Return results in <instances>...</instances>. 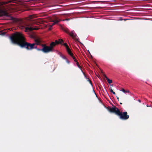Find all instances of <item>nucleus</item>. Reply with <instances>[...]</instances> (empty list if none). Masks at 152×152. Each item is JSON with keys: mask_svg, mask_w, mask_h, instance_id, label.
<instances>
[{"mask_svg": "<svg viewBox=\"0 0 152 152\" xmlns=\"http://www.w3.org/2000/svg\"><path fill=\"white\" fill-rule=\"evenodd\" d=\"M106 79L107 81V82L109 84H110L112 83V80H111L109 79V78L106 77Z\"/></svg>", "mask_w": 152, "mask_h": 152, "instance_id": "nucleus-12", "label": "nucleus"}, {"mask_svg": "<svg viewBox=\"0 0 152 152\" xmlns=\"http://www.w3.org/2000/svg\"><path fill=\"white\" fill-rule=\"evenodd\" d=\"M23 28L25 29V31L26 32H29L34 30H36V28H34L31 26H28V25H26L23 26Z\"/></svg>", "mask_w": 152, "mask_h": 152, "instance_id": "nucleus-6", "label": "nucleus"}, {"mask_svg": "<svg viewBox=\"0 0 152 152\" xmlns=\"http://www.w3.org/2000/svg\"><path fill=\"white\" fill-rule=\"evenodd\" d=\"M120 91H122L125 94H126L127 93H130V92L129 90H125L124 88H122L120 90Z\"/></svg>", "mask_w": 152, "mask_h": 152, "instance_id": "nucleus-11", "label": "nucleus"}, {"mask_svg": "<svg viewBox=\"0 0 152 152\" xmlns=\"http://www.w3.org/2000/svg\"><path fill=\"white\" fill-rule=\"evenodd\" d=\"M87 79V80L88 81V82H89V83L91 84V85H92V83H91V80L88 78V79Z\"/></svg>", "mask_w": 152, "mask_h": 152, "instance_id": "nucleus-19", "label": "nucleus"}, {"mask_svg": "<svg viewBox=\"0 0 152 152\" xmlns=\"http://www.w3.org/2000/svg\"><path fill=\"white\" fill-rule=\"evenodd\" d=\"M112 93H113L114 95H115V93L113 91V92H112Z\"/></svg>", "mask_w": 152, "mask_h": 152, "instance_id": "nucleus-23", "label": "nucleus"}, {"mask_svg": "<svg viewBox=\"0 0 152 152\" xmlns=\"http://www.w3.org/2000/svg\"><path fill=\"white\" fill-rule=\"evenodd\" d=\"M120 104H122V103H120Z\"/></svg>", "mask_w": 152, "mask_h": 152, "instance_id": "nucleus-28", "label": "nucleus"}, {"mask_svg": "<svg viewBox=\"0 0 152 152\" xmlns=\"http://www.w3.org/2000/svg\"><path fill=\"white\" fill-rule=\"evenodd\" d=\"M58 41L59 42V44H62V43L64 42L63 40L61 39H59Z\"/></svg>", "mask_w": 152, "mask_h": 152, "instance_id": "nucleus-15", "label": "nucleus"}, {"mask_svg": "<svg viewBox=\"0 0 152 152\" xmlns=\"http://www.w3.org/2000/svg\"><path fill=\"white\" fill-rule=\"evenodd\" d=\"M109 111L110 112L114 113L117 115H118V113H119L120 111L115 106L110 108L109 110Z\"/></svg>", "mask_w": 152, "mask_h": 152, "instance_id": "nucleus-5", "label": "nucleus"}, {"mask_svg": "<svg viewBox=\"0 0 152 152\" xmlns=\"http://www.w3.org/2000/svg\"><path fill=\"white\" fill-rule=\"evenodd\" d=\"M124 20L125 21V20H126V19H124Z\"/></svg>", "mask_w": 152, "mask_h": 152, "instance_id": "nucleus-29", "label": "nucleus"}, {"mask_svg": "<svg viewBox=\"0 0 152 152\" xmlns=\"http://www.w3.org/2000/svg\"><path fill=\"white\" fill-rule=\"evenodd\" d=\"M11 42L15 44L18 45L22 48H25L27 50H32L35 48V45H40L41 39L39 37L34 39L35 43L31 44L25 41V38L20 33L16 32L11 36H9Z\"/></svg>", "mask_w": 152, "mask_h": 152, "instance_id": "nucleus-1", "label": "nucleus"}, {"mask_svg": "<svg viewBox=\"0 0 152 152\" xmlns=\"http://www.w3.org/2000/svg\"><path fill=\"white\" fill-rule=\"evenodd\" d=\"M118 115L119 116L120 118L122 120H126L129 117V115H127L126 112H124L122 113L120 111L119 113H118Z\"/></svg>", "mask_w": 152, "mask_h": 152, "instance_id": "nucleus-3", "label": "nucleus"}, {"mask_svg": "<svg viewBox=\"0 0 152 152\" xmlns=\"http://www.w3.org/2000/svg\"><path fill=\"white\" fill-rule=\"evenodd\" d=\"M54 42L55 43V44L56 45L58 44H59V42H58V41L57 40H56L55 42Z\"/></svg>", "mask_w": 152, "mask_h": 152, "instance_id": "nucleus-17", "label": "nucleus"}, {"mask_svg": "<svg viewBox=\"0 0 152 152\" xmlns=\"http://www.w3.org/2000/svg\"><path fill=\"white\" fill-rule=\"evenodd\" d=\"M64 31L66 33L69 34L73 39L76 40H78V37L74 31H72L70 32L69 30L67 29H65Z\"/></svg>", "mask_w": 152, "mask_h": 152, "instance_id": "nucleus-2", "label": "nucleus"}, {"mask_svg": "<svg viewBox=\"0 0 152 152\" xmlns=\"http://www.w3.org/2000/svg\"><path fill=\"white\" fill-rule=\"evenodd\" d=\"M138 101L139 102H141V100H140V99H138Z\"/></svg>", "mask_w": 152, "mask_h": 152, "instance_id": "nucleus-24", "label": "nucleus"}, {"mask_svg": "<svg viewBox=\"0 0 152 152\" xmlns=\"http://www.w3.org/2000/svg\"><path fill=\"white\" fill-rule=\"evenodd\" d=\"M54 22L53 23L52 26L54 25L55 24H57L58 22V20H56L54 21Z\"/></svg>", "mask_w": 152, "mask_h": 152, "instance_id": "nucleus-14", "label": "nucleus"}, {"mask_svg": "<svg viewBox=\"0 0 152 152\" xmlns=\"http://www.w3.org/2000/svg\"><path fill=\"white\" fill-rule=\"evenodd\" d=\"M76 64H77L78 67L80 69H81V66H80V65H79L78 62H76Z\"/></svg>", "mask_w": 152, "mask_h": 152, "instance_id": "nucleus-18", "label": "nucleus"}, {"mask_svg": "<svg viewBox=\"0 0 152 152\" xmlns=\"http://www.w3.org/2000/svg\"><path fill=\"white\" fill-rule=\"evenodd\" d=\"M117 99L119 101V98L117 96Z\"/></svg>", "mask_w": 152, "mask_h": 152, "instance_id": "nucleus-25", "label": "nucleus"}, {"mask_svg": "<svg viewBox=\"0 0 152 152\" xmlns=\"http://www.w3.org/2000/svg\"><path fill=\"white\" fill-rule=\"evenodd\" d=\"M110 91L111 93L112 92H113V91L112 90V89H111H111H110Z\"/></svg>", "mask_w": 152, "mask_h": 152, "instance_id": "nucleus-22", "label": "nucleus"}, {"mask_svg": "<svg viewBox=\"0 0 152 152\" xmlns=\"http://www.w3.org/2000/svg\"><path fill=\"white\" fill-rule=\"evenodd\" d=\"M54 42H52L50 44V46H49V52H53L56 51V50L54 49V47L56 45Z\"/></svg>", "mask_w": 152, "mask_h": 152, "instance_id": "nucleus-7", "label": "nucleus"}, {"mask_svg": "<svg viewBox=\"0 0 152 152\" xmlns=\"http://www.w3.org/2000/svg\"><path fill=\"white\" fill-rule=\"evenodd\" d=\"M70 54H69L70 56H71L73 58L74 61L76 63L77 62V60L76 59L75 57L74 56V55L73 53H72V52H70Z\"/></svg>", "mask_w": 152, "mask_h": 152, "instance_id": "nucleus-9", "label": "nucleus"}, {"mask_svg": "<svg viewBox=\"0 0 152 152\" xmlns=\"http://www.w3.org/2000/svg\"><path fill=\"white\" fill-rule=\"evenodd\" d=\"M81 71H82V72H83L84 75V76H85V78L86 79H88V78L86 77V75L84 73V72H83L82 70H81Z\"/></svg>", "mask_w": 152, "mask_h": 152, "instance_id": "nucleus-21", "label": "nucleus"}, {"mask_svg": "<svg viewBox=\"0 0 152 152\" xmlns=\"http://www.w3.org/2000/svg\"><path fill=\"white\" fill-rule=\"evenodd\" d=\"M3 12L4 13V15H8L7 13L3 11Z\"/></svg>", "mask_w": 152, "mask_h": 152, "instance_id": "nucleus-20", "label": "nucleus"}, {"mask_svg": "<svg viewBox=\"0 0 152 152\" xmlns=\"http://www.w3.org/2000/svg\"><path fill=\"white\" fill-rule=\"evenodd\" d=\"M63 45L65 47L67 52L68 54H70V52H71L69 46L66 43H64Z\"/></svg>", "mask_w": 152, "mask_h": 152, "instance_id": "nucleus-8", "label": "nucleus"}, {"mask_svg": "<svg viewBox=\"0 0 152 152\" xmlns=\"http://www.w3.org/2000/svg\"><path fill=\"white\" fill-rule=\"evenodd\" d=\"M55 51L58 55H59L60 56V57H61L63 59L64 58L66 57L65 56L63 55H62V53L59 51L57 50H56Z\"/></svg>", "mask_w": 152, "mask_h": 152, "instance_id": "nucleus-10", "label": "nucleus"}, {"mask_svg": "<svg viewBox=\"0 0 152 152\" xmlns=\"http://www.w3.org/2000/svg\"><path fill=\"white\" fill-rule=\"evenodd\" d=\"M88 52L89 53V54H90V52H89V50H88Z\"/></svg>", "mask_w": 152, "mask_h": 152, "instance_id": "nucleus-26", "label": "nucleus"}, {"mask_svg": "<svg viewBox=\"0 0 152 152\" xmlns=\"http://www.w3.org/2000/svg\"><path fill=\"white\" fill-rule=\"evenodd\" d=\"M42 41L41 40V42L40 43V45H41L43 48L42 49V51L45 53H49V46H48L46 45L45 44H41L42 43Z\"/></svg>", "mask_w": 152, "mask_h": 152, "instance_id": "nucleus-4", "label": "nucleus"}, {"mask_svg": "<svg viewBox=\"0 0 152 152\" xmlns=\"http://www.w3.org/2000/svg\"><path fill=\"white\" fill-rule=\"evenodd\" d=\"M35 49H36L38 51H42V49H41V48H37V46H35Z\"/></svg>", "mask_w": 152, "mask_h": 152, "instance_id": "nucleus-16", "label": "nucleus"}, {"mask_svg": "<svg viewBox=\"0 0 152 152\" xmlns=\"http://www.w3.org/2000/svg\"><path fill=\"white\" fill-rule=\"evenodd\" d=\"M94 93H95V94L96 95V93H95V91H94Z\"/></svg>", "mask_w": 152, "mask_h": 152, "instance_id": "nucleus-27", "label": "nucleus"}, {"mask_svg": "<svg viewBox=\"0 0 152 152\" xmlns=\"http://www.w3.org/2000/svg\"><path fill=\"white\" fill-rule=\"evenodd\" d=\"M64 59L66 60V62L68 64H69L70 63V61H69L66 57L65 58H64Z\"/></svg>", "mask_w": 152, "mask_h": 152, "instance_id": "nucleus-13", "label": "nucleus"}]
</instances>
